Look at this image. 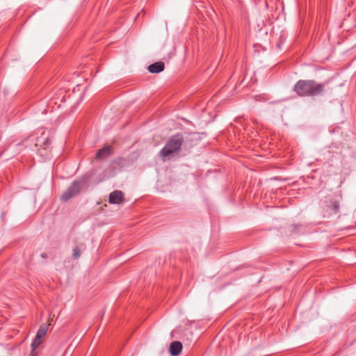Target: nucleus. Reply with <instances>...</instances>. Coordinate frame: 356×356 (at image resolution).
<instances>
[{
	"label": "nucleus",
	"instance_id": "obj_1",
	"mask_svg": "<svg viewBox=\"0 0 356 356\" xmlns=\"http://www.w3.org/2000/svg\"><path fill=\"white\" fill-rule=\"evenodd\" d=\"M324 86L312 80H300L294 86V91L301 97L316 96L323 91Z\"/></svg>",
	"mask_w": 356,
	"mask_h": 356
},
{
	"label": "nucleus",
	"instance_id": "obj_7",
	"mask_svg": "<svg viewBox=\"0 0 356 356\" xmlns=\"http://www.w3.org/2000/svg\"><path fill=\"white\" fill-rule=\"evenodd\" d=\"M164 70V63L163 62H156L148 66V70L150 73H159Z\"/></svg>",
	"mask_w": 356,
	"mask_h": 356
},
{
	"label": "nucleus",
	"instance_id": "obj_5",
	"mask_svg": "<svg viewBox=\"0 0 356 356\" xmlns=\"http://www.w3.org/2000/svg\"><path fill=\"white\" fill-rule=\"evenodd\" d=\"M124 201V193L121 191H114L109 195V203L120 204Z\"/></svg>",
	"mask_w": 356,
	"mask_h": 356
},
{
	"label": "nucleus",
	"instance_id": "obj_11",
	"mask_svg": "<svg viewBox=\"0 0 356 356\" xmlns=\"http://www.w3.org/2000/svg\"><path fill=\"white\" fill-rule=\"evenodd\" d=\"M81 248L79 247V246H76L74 249H73V258L74 259H78L80 255H81Z\"/></svg>",
	"mask_w": 356,
	"mask_h": 356
},
{
	"label": "nucleus",
	"instance_id": "obj_9",
	"mask_svg": "<svg viewBox=\"0 0 356 356\" xmlns=\"http://www.w3.org/2000/svg\"><path fill=\"white\" fill-rule=\"evenodd\" d=\"M47 330L48 326L47 325H43L40 326L37 332L36 337H38V338L42 339L43 337H45L47 332Z\"/></svg>",
	"mask_w": 356,
	"mask_h": 356
},
{
	"label": "nucleus",
	"instance_id": "obj_10",
	"mask_svg": "<svg viewBox=\"0 0 356 356\" xmlns=\"http://www.w3.org/2000/svg\"><path fill=\"white\" fill-rule=\"evenodd\" d=\"M42 339L38 338V337L35 336V339L31 344L33 350L36 349L40 345Z\"/></svg>",
	"mask_w": 356,
	"mask_h": 356
},
{
	"label": "nucleus",
	"instance_id": "obj_2",
	"mask_svg": "<svg viewBox=\"0 0 356 356\" xmlns=\"http://www.w3.org/2000/svg\"><path fill=\"white\" fill-rule=\"evenodd\" d=\"M183 138L180 135H176L170 138L165 145L161 149L160 154L162 157L165 158L174 152L179 150L182 143Z\"/></svg>",
	"mask_w": 356,
	"mask_h": 356
},
{
	"label": "nucleus",
	"instance_id": "obj_8",
	"mask_svg": "<svg viewBox=\"0 0 356 356\" xmlns=\"http://www.w3.org/2000/svg\"><path fill=\"white\" fill-rule=\"evenodd\" d=\"M111 147L110 146H105L100 149L96 154L97 159H104L111 154Z\"/></svg>",
	"mask_w": 356,
	"mask_h": 356
},
{
	"label": "nucleus",
	"instance_id": "obj_3",
	"mask_svg": "<svg viewBox=\"0 0 356 356\" xmlns=\"http://www.w3.org/2000/svg\"><path fill=\"white\" fill-rule=\"evenodd\" d=\"M50 145L49 138V133L44 131L40 136L37 138L35 141V147H39L38 151L42 156H47V153H43L42 151H46Z\"/></svg>",
	"mask_w": 356,
	"mask_h": 356
},
{
	"label": "nucleus",
	"instance_id": "obj_4",
	"mask_svg": "<svg viewBox=\"0 0 356 356\" xmlns=\"http://www.w3.org/2000/svg\"><path fill=\"white\" fill-rule=\"evenodd\" d=\"M81 188V182L80 181H74L71 186L63 192L61 195V199L64 201H67L77 193H79Z\"/></svg>",
	"mask_w": 356,
	"mask_h": 356
},
{
	"label": "nucleus",
	"instance_id": "obj_6",
	"mask_svg": "<svg viewBox=\"0 0 356 356\" xmlns=\"http://www.w3.org/2000/svg\"><path fill=\"white\" fill-rule=\"evenodd\" d=\"M182 344L179 341H172L170 345V353L172 356H178L181 350H182Z\"/></svg>",
	"mask_w": 356,
	"mask_h": 356
},
{
	"label": "nucleus",
	"instance_id": "obj_12",
	"mask_svg": "<svg viewBox=\"0 0 356 356\" xmlns=\"http://www.w3.org/2000/svg\"><path fill=\"white\" fill-rule=\"evenodd\" d=\"M339 204L337 202H334L332 204V209L333 210L334 213H337L339 211Z\"/></svg>",
	"mask_w": 356,
	"mask_h": 356
}]
</instances>
